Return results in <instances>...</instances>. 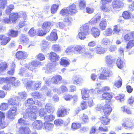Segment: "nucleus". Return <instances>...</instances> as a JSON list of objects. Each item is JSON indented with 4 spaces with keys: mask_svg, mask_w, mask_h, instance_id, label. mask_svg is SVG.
I'll list each match as a JSON object with an SVG mask.
<instances>
[{
    "mask_svg": "<svg viewBox=\"0 0 134 134\" xmlns=\"http://www.w3.org/2000/svg\"><path fill=\"white\" fill-rule=\"evenodd\" d=\"M8 103L10 105H12L6 113V117L10 120H13L17 114L18 104L16 100L10 98L8 100Z\"/></svg>",
    "mask_w": 134,
    "mask_h": 134,
    "instance_id": "nucleus-1",
    "label": "nucleus"
},
{
    "mask_svg": "<svg viewBox=\"0 0 134 134\" xmlns=\"http://www.w3.org/2000/svg\"><path fill=\"white\" fill-rule=\"evenodd\" d=\"M20 18L18 13H13L9 14V18L4 17L2 19V23L4 24H9L16 23L17 19Z\"/></svg>",
    "mask_w": 134,
    "mask_h": 134,
    "instance_id": "nucleus-2",
    "label": "nucleus"
},
{
    "mask_svg": "<svg viewBox=\"0 0 134 134\" xmlns=\"http://www.w3.org/2000/svg\"><path fill=\"white\" fill-rule=\"evenodd\" d=\"M80 31L78 34V36L79 38L81 40L85 38L86 36L89 33V28L86 26L81 27L80 28Z\"/></svg>",
    "mask_w": 134,
    "mask_h": 134,
    "instance_id": "nucleus-3",
    "label": "nucleus"
},
{
    "mask_svg": "<svg viewBox=\"0 0 134 134\" xmlns=\"http://www.w3.org/2000/svg\"><path fill=\"white\" fill-rule=\"evenodd\" d=\"M45 111L43 110H41L40 111V115L41 116H43L47 113L53 114L54 112V108L51 105L49 104H46L45 106Z\"/></svg>",
    "mask_w": 134,
    "mask_h": 134,
    "instance_id": "nucleus-4",
    "label": "nucleus"
},
{
    "mask_svg": "<svg viewBox=\"0 0 134 134\" xmlns=\"http://www.w3.org/2000/svg\"><path fill=\"white\" fill-rule=\"evenodd\" d=\"M69 109H68L63 107L59 109L57 113V117H63L69 114Z\"/></svg>",
    "mask_w": 134,
    "mask_h": 134,
    "instance_id": "nucleus-5",
    "label": "nucleus"
},
{
    "mask_svg": "<svg viewBox=\"0 0 134 134\" xmlns=\"http://www.w3.org/2000/svg\"><path fill=\"white\" fill-rule=\"evenodd\" d=\"M41 64L40 62L36 61H33L30 63L26 64L25 67L26 69H28L30 70L33 71L38 66Z\"/></svg>",
    "mask_w": 134,
    "mask_h": 134,
    "instance_id": "nucleus-6",
    "label": "nucleus"
},
{
    "mask_svg": "<svg viewBox=\"0 0 134 134\" xmlns=\"http://www.w3.org/2000/svg\"><path fill=\"white\" fill-rule=\"evenodd\" d=\"M103 113L104 116H108L111 114L112 109L110 105L107 103L104 106L101 108Z\"/></svg>",
    "mask_w": 134,
    "mask_h": 134,
    "instance_id": "nucleus-7",
    "label": "nucleus"
},
{
    "mask_svg": "<svg viewBox=\"0 0 134 134\" xmlns=\"http://www.w3.org/2000/svg\"><path fill=\"white\" fill-rule=\"evenodd\" d=\"M124 5V3L122 1L120 0H114L111 3V6L113 8L116 10L122 8Z\"/></svg>",
    "mask_w": 134,
    "mask_h": 134,
    "instance_id": "nucleus-8",
    "label": "nucleus"
},
{
    "mask_svg": "<svg viewBox=\"0 0 134 134\" xmlns=\"http://www.w3.org/2000/svg\"><path fill=\"white\" fill-rule=\"evenodd\" d=\"M49 60L52 63H55L59 60L60 57L55 52L52 51L48 54Z\"/></svg>",
    "mask_w": 134,
    "mask_h": 134,
    "instance_id": "nucleus-9",
    "label": "nucleus"
},
{
    "mask_svg": "<svg viewBox=\"0 0 134 134\" xmlns=\"http://www.w3.org/2000/svg\"><path fill=\"white\" fill-rule=\"evenodd\" d=\"M113 98L112 93L108 92H104L100 96V98L102 100H105L109 102H111Z\"/></svg>",
    "mask_w": 134,
    "mask_h": 134,
    "instance_id": "nucleus-10",
    "label": "nucleus"
},
{
    "mask_svg": "<svg viewBox=\"0 0 134 134\" xmlns=\"http://www.w3.org/2000/svg\"><path fill=\"white\" fill-rule=\"evenodd\" d=\"M106 63L108 67L112 68L113 64L116 60L115 59L113 58L112 56L110 55H108L106 56L105 58Z\"/></svg>",
    "mask_w": 134,
    "mask_h": 134,
    "instance_id": "nucleus-11",
    "label": "nucleus"
},
{
    "mask_svg": "<svg viewBox=\"0 0 134 134\" xmlns=\"http://www.w3.org/2000/svg\"><path fill=\"white\" fill-rule=\"evenodd\" d=\"M112 75V72L108 70L103 69L101 74L99 76V79L100 80H104L107 79V77L111 76Z\"/></svg>",
    "mask_w": 134,
    "mask_h": 134,
    "instance_id": "nucleus-12",
    "label": "nucleus"
},
{
    "mask_svg": "<svg viewBox=\"0 0 134 134\" xmlns=\"http://www.w3.org/2000/svg\"><path fill=\"white\" fill-rule=\"evenodd\" d=\"M11 38L4 35H0V44L3 46L6 45L11 40Z\"/></svg>",
    "mask_w": 134,
    "mask_h": 134,
    "instance_id": "nucleus-13",
    "label": "nucleus"
},
{
    "mask_svg": "<svg viewBox=\"0 0 134 134\" xmlns=\"http://www.w3.org/2000/svg\"><path fill=\"white\" fill-rule=\"evenodd\" d=\"M63 80L62 76L60 75H56L54 76L51 79V81L53 84L57 85L60 83Z\"/></svg>",
    "mask_w": 134,
    "mask_h": 134,
    "instance_id": "nucleus-14",
    "label": "nucleus"
},
{
    "mask_svg": "<svg viewBox=\"0 0 134 134\" xmlns=\"http://www.w3.org/2000/svg\"><path fill=\"white\" fill-rule=\"evenodd\" d=\"M16 58L18 60L24 59L27 57L26 53L22 51H19L17 52L15 54Z\"/></svg>",
    "mask_w": 134,
    "mask_h": 134,
    "instance_id": "nucleus-15",
    "label": "nucleus"
},
{
    "mask_svg": "<svg viewBox=\"0 0 134 134\" xmlns=\"http://www.w3.org/2000/svg\"><path fill=\"white\" fill-rule=\"evenodd\" d=\"M102 116L99 119L100 121L102 124L104 125H109L111 119L107 116Z\"/></svg>",
    "mask_w": 134,
    "mask_h": 134,
    "instance_id": "nucleus-16",
    "label": "nucleus"
},
{
    "mask_svg": "<svg viewBox=\"0 0 134 134\" xmlns=\"http://www.w3.org/2000/svg\"><path fill=\"white\" fill-rule=\"evenodd\" d=\"M8 82L10 83L11 86L16 87L19 85L20 82L19 81H16V78L14 77H10Z\"/></svg>",
    "mask_w": 134,
    "mask_h": 134,
    "instance_id": "nucleus-17",
    "label": "nucleus"
},
{
    "mask_svg": "<svg viewBox=\"0 0 134 134\" xmlns=\"http://www.w3.org/2000/svg\"><path fill=\"white\" fill-rule=\"evenodd\" d=\"M44 123L41 121L39 120H36L32 124L33 127L35 129L37 130L41 129Z\"/></svg>",
    "mask_w": 134,
    "mask_h": 134,
    "instance_id": "nucleus-18",
    "label": "nucleus"
},
{
    "mask_svg": "<svg viewBox=\"0 0 134 134\" xmlns=\"http://www.w3.org/2000/svg\"><path fill=\"white\" fill-rule=\"evenodd\" d=\"M52 26L51 22L49 21H45L42 24V27L43 30L46 31L47 32H49Z\"/></svg>",
    "mask_w": 134,
    "mask_h": 134,
    "instance_id": "nucleus-19",
    "label": "nucleus"
},
{
    "mask_svg": "<svg viewBox=\"0 0 134 134\" xmlns=\"http://www.w3.org/2000/svg\"><path fill=\"white\" fill-rule=\"evenodd\" d=\"M31 132L30 128L27 126H21L18 130L20 134H30Z\"/></svg>",
    "mask_w": 134,
    "mask_h": 134,
    "instance_id": "nucleus-20",
    "label": "nucleus"
},
{
    "mask_svg": "<svg viewBox=\"0 0 134 134\" xmlns=\"http://www.w3.org/2000/svg\"><path fill=\"white\" fill-rule=\"evenodd\" d=\"M122 126L123 127L125 128L126 129H132L133 127L134 124L131 120L127 119L122 124Z\"/></svg>",
    "mask_w": 134,
    "mask_h": 134,
    "instance_id": "nucleus-21",
    "label": "nucleus"
},
{
    "mask_svg": "<svg viewBox=\"0 0 134 134\" xmlns=\"http://www.w3.org/2000/svg\"><path fill=\"white\" fill-rule=\"evenodd\" d=\"M68 10L69 15H72L77 12L76 5L73 3L68 7Z\"/></svg>",
    "mask_w": 134,
    "mask_h": 134,
    "instance_id": "nucleus-22",
    "label": "nucleus"
},
{
    "mask_svg": "<svg viewBox=\"0 0 134 134\" xmlns=\"http://www.w3.org/2000/svg\"><path fill=\"white\" fill-rule=\"evenodd\" d=\"M89 90L88 89L83 88L81 90V94L82 95V98L83 100H88L89 97L88 94Z\"/></svg>",
    "mask_w": 134,
    "mask_h": 134,
    "instance_id": "nucleus-23",
    "label": "nucleus"
},
{
    "mask_svg": "<svg viewBox=\"0 0 134 134\" xmlns=\"http://www.w3.org/2000/svg\"><path fill=\"white\" fill-rule=\"evenodd\" d=\"M19 40L21 43L27 44L29 41V39L27 35L23 34L20 36Z\"/></svg>",
    "mask_w": 134,
    "mask_h": 134,
    "instance_id": "nucleus-24",
    "label": "nucleus"
},
{
    "mask_svg": "<svg viewBox=\"0 0 134 134\" xmlns=\"http://www.w3.org/2000/svg\"><path fill=\"white\" fill-rule=\"evenodd\" d=\"M46 38L48 41H56L58 39L57 33L54 32L52 31L50 35L48 36Z\"/></svg>",
    "mask_w": 134,
    "mask_h": 134,
    "instance_id": "nucleus-25",
    "label": "nucleus"
},
{
    "mask_svg": "<svg viewBox=\"0 0 134 134\" xmlns=\"http://www.w3.org/2000/svg\"><path fill=\"white\" fill-rule=\"evenodd\" d=\"M20 17L22 18V19H23L24 20V21H20L18 24L19 27L20 28H21L26 25L25 22L26 21L27 18L26 15L24 13H23L21 14Z\"/></svg>",
    "mask_w": 134,
    "mask_h": 134,
    "instance_id": "nucleus-26",
    "label": "nucleus"
},
{
    "mask_svg": "<svg viewBox=\"0 0 134 134\" xmlns=\"http://www.w3.org/2000/svg\"><path fill=\"white\" fill-rule=\"evenodd\" d=\"M85 49V46L77 45L75 46L74 48L73 52L76 54H80L81 53L82 50Z\"/></svg>",
    "mask_w": 134,
    "mask_h": 134,
    "instance_id": "nucleus-27",
    "label": "nucleus"
},
{
    "mask_svg": "<svg viewBox=\"0 0 134 134\" xmlns=\"http://www.w3.org/2000/svg\"><path fill=\"white\" fill-rule=\"evenodd\" d=\"M91 32L92 35L95 38L98 37L100 34V31L99 29L95 27L92 28Z\"/></svg>",
    "mask_w": 134,
    "mask_h": 134,
    "instance_id": "nucleus-28",
    "label": "nucleus"
},
{
    "mask_svg": "<svg viewBox=\"0 0 134 134\" xmlns=\"http://www.w3.org/2000/svg\"><path fill=\"white\" fill-rule=\"evenodd\" d=\"M124 38L126 41H128L134 38V31H131L125 35Z\"/></svg>",
    "mask_w": 134,
    "mask_h": 134,
    "instance_id": "nucleus-29",
    "label": "nucleus"
},
{
    "mask_svg": "<svg viewBox=\"0 0 134 134\" xmlns=\"http://www.w3.org/2000/svg\"><path fill=\"white\" fill-rule=\"evenodd\" d=\"M73 83L74 84L81 85L83 82L84 80L81 77L76 76L73 79Z\"/></svg>",
    "mask_w": 134,
    "mask_h": 134,
    "instance_id": "nucleus-30",
    "label": "nucleus"
},
{
    "mask_svg": "<svg viewBox=\"0 0 134 134\" xmlns=\"http://www.w3.org/2000/svg\"><path fill=\"white\" fill-rule=\"evenodd\" d=\"M65 57H63L60 59V64L61 65L67 67L70 65V61L68 59H65Z\"/></svg>",
    "mask_w": 134,
    "mask_h": 134,
    "instance_id": "nucleus-31",
    "label": "nucleus"
},
{
    "mask_svg": "<svg viewBox=\"0 0 134 134\" xmlns=\"http://www.w3.org/2000/svg\"><path fill=\"white\" fill-rule=\"evenodd\" d=\"M44 128L45 130L49 131L52 130L54 127L53 124L48 122L47 121H45L44 122Z\"/></svg>",
    "mask_w": 134,
    "mask_h": 134,
    "instance_id": "nucleus-32",
    "label": "nucleus"
},
{
    "mask_svg": "<svg viewBox=\"0 0 134 134\" xmlns=\"http://www.w3.org/2000/svg\"><path fill=\"white\" fill-rule=\"evenodd\" d=\"M8 36L12 37H16L19 34V32L18 31H15L13 29L9 30V32L8 34Z\"/></svg>",
    "mask_w": 134,
    "mask_h": 134,
    "instance_id": "nucleus-33",
    "label": "nucleus"
},
{
    "mask_svg": "<svg viewBox=\"0 0 134 134\" xmlns=\"http://www.w3.org/2000/svg\"><path fill=\"white\" fill-rule=\"evenodd\" d=\"M8 65L5 62H2L0 63V73L5 71L8 68Z\"/></svg>",
    "mask_w": 134,
    "mask_h": 134,
    "instance_id": "nucleus-34",
    "label": "nucleus"
},
{
    "mask_svg": "<svg viewBox=\"0 0 134 134\" xmlns=\"http://www.w3.org/2000/svg\"><path fill=\"white\" fill-rule=\"evenodd\" d=\"M101 16L100 15L97 14L91 20V24H94L99 21L100 19Z\"/></svg>",
    "mask_w": 134,
    "mask_h": 134,
    "instance_id": "nucleus-35",
    "label": "nucleus"
},
{
    "mask_svg": "<svg viewBox=\"0 0 134 134\" xmlns=\"http://www.w3.org/2000/svg\"><path fill=\"white\" fill-rule=\"evenodd\" d=\"M116 64L118 68L120 69H122L125 66L124 62L120 58L117 59Z\"/></svg>",
    "mask_w": 134,
    "mask_h": 134,
    "instance_id": "nucleus-36",
    "label": "nucleus"
},
{
    "mask_svg": "<svg viewBox=\"0 0 134 134\" xmlns=\"http://www.w3.org/2000/svg\"><path fill=\"white\" fill-rule=\"evenodd\" d=\"M96 53L98 54H101L105 53L107 51L104 48L101 46H97L96 48Z\"/></svg>",
    "mask_w": 134,
    "mask_h": 134,
    "instance_id": "nucleus-37",
    "label": "nucleus"
},
{
    "mask_svg": "<svg viewBox=\"0 0 134 134\" xmlns=\"http://www.w3.org/2000/svg\"><path fill=\"white\" fill-rule=\"evenodd\" d=\"M81 127V124L80 123L74 122L72 123L71 128L74 130H76L80 128Z\"/></svg>",
    "mask_w": 134,
    "mask_h": 134,
    "instance_id": "nucleus-38",
    "label": "nucleus"
},
{
    "mask_svg": "<svg viewBox=\"0 0 134 134\" xmlns=\"http://www.w3.org/2000/svg\"><path fill=\"white\" fill-rule=\"evenodd\" d=\"M122 16L125 19H129L131 17V13L127 11H125L122 13Z\"/></svg>",
    "mask_w": 134,
    "mask_h": 134,
    "instance_id": "nucleus-39",
    "label": "nucleus"
},
{
    "mask_svg": "<svg viewBox=\"0 0 134 134\" xmlns=\"http://www.w3.org/2000/svg\"><path fill=\"white\" fill-rule=\"evenodd\" d=\"M69 15H66L63 20L64 22L68 25L70 24L73 20L72 18Z\"/></svg>",
    "mask_w": 134,
    "mask_h": 134,
    "instance_id": "nucleus-40",
    "label": "nucleus"
},
{
    "mask_svg": "<svg viewBox=\"0 0 134 134\" xmlns=\"http://www.w3.org/2000/svg\"><path fill=\"white\" fill-rule=\"evenodd\" d=\"M82 121L83 124L88 123L89 121V118L88 115L84 113L83 114L81 117Z\"/></svg>",
    "mask_w": 134,
    "mask_h": 134,
    "instance_id": "nucleus-41",
    "label": "nucleus"
},
{
    "mask_svg": "<svg viewBox=\"0 0 134 134\" xmlns=\"http://www.w3.org/2000/svg\"><path fill=\"white\" fill-rule=\"evenodd\" d=\"M28 33L31 37H33L37 35V32L34 27L31 28L29 30Z\"/></svg>",
    "mask_w": 134,
    "mask_h": 134,
    "instance_id": "nucleus-42",
    "label": "nucleus"
},
{
    "mask_svg": "<svg viewBox=\"0 0 134 134\" xmlns=\"http://www.w3.org/2000/svg\"><path fill=\"white\" fill-rule=\"evenodd\" d=\"M121 110L124 112L125 113L128 114H131V111L129 107L126 106H124L121 108Z\"/></svg>",
    "mask_w": 134,
    "mask_h": 134,
    "instance_id": "nucleus-43",
    "label": "nucleus"
},
{
    "mask_svg": "<svg viewBox=\"0 0 134 134\" xmlns=\"http://www.w3.org/2000/svg\"><path fill=\"white\" fill-rule=\"evenodd\" d=\"M59 5L53 4L52 5L51 7V11L52 14H54L55 13L58 9Z\"/></svg>",
    "mask_w": 134,
    "mask_h": 134,
    "instance_id": "nucleus-44",
    "label": "nucleus"
},
{
    "mask_svg": "<svg viewBox=\"0 0 134 134\" xmlns=\"http://www.w3.org/2000/svg\"><path fill=\"white\" fill-rule=\"evenodd\" d=\"M79 6L80 9H83L85 8L86 6V1L80 0L79 2Z\"/></svg>",
    "mask_w": 134,
    "mask_h": 134,
    "instance_id": "nucleus-45",
    "label": "nucleus"
},
{
    "mask_svg": "<svg viewBox=\"0 0 134 134\" xmlns=\"http://www.w3.org/2000/svg\"><path fill=\"white\" fill-rule=\"evenodd\" d=\"M106 4L102 3V5L100 7V10L104 12H108L110 11L108 7L107 6Z\"/></svg>",
    "mask_w": 134,
    "mask_h": 134,
    "instance_id": "nucleus-46",
    "label": "nucleus"
},
{
    "mask_svg": "<svg viewBox=\"0 0 134 134\" xmlns=\"http://www.w3.org/2000/svg\"><path fill=\"white\" fill-rule=\"evenodd\" d=\"M14 8V6L13 5H10L5 10L6 14L8 15L11 14L10 13Z\"/></svg>",
    "mask_w": 134,
    "mask_h": 134,
    "instance_id": "nucleus-47",
    "label": "nucleus"
},
{
    "mask_svg": "<svg viewBox=\"0 0 134 134\" xmlns=\"http://www.w3.org/2000/svg\"><path fill=\"white\" fill-rule=\"evenodd\" d=\"M47 32L41 29H38L37 32V35L40 36H42L46 35Z\"/></svg>",
    "mask_w": 134,
    "mask_h": 134,
    "instance_id": "nucleus-48",
    "label": "nucleus"
},
{
    "mask_svg": "<svg viewBox=\"0 0 134 134\" xmlns=\"http://www.w3.org/2000/svg\"><path fill=\"white\" fill-rule=\"evenodd\" d=\"M55 116L53 115L45 116L44 118L48 121H52L55 119Z\"/></svg>",
    "mask_w": 134,
    "mask_h": 134,
    "instance_id": "nucleus-49",
    "label": "nucleus"
},
{
    "mask_svg": "<svg viewBox=\"0 0 134 134\" xmlns=\"http://www.w3.org/2000/svg\"><path fill=\"white\" fill-rule=\"evenodd\" d=\"M107 23L105 21H102L99 24V27L101 30H105L107 26Z\"/></svg>",
    "mask_w": 134,
    "mask_h": 134,
    "instance_id": "nucleus-50",
    "label": "nucleus"
},
{
    "mask_svg": "<svg viewBox=\"0 0 134 134\" xmlns=\"http://www.w3.org/2000/svg\"><path fill=\"white\" fill-rule=\"evenodd\" d=\"M52 50L55 52H58L60 51V47L59 44H55L52 45Z\"/></svg>",
    "mask_w": 134,
    "mask_h": 134,
    "instance_id": "nucleus-51",
    "label": "nucleus"
},
{
    "mask_svg": "<svg viewBox=\"0 0 134 134\" xmlns=\"http://www.w3.org/2000/svg\"><path fill=\"white\" fill-rule=\"evenodd\" d=\"M80 107L81 110H83L86 109L87 108V105L86 103V102L83 101L81 102L80 104Z\"/></svg>",
    "mask_w": 134,
    "mask_h": 134,
    "instance_id": "nucleus-52",
    "label": "nucleus"
},
{
    "mask_svg": "<svg viewBox=\"0 0 134 134\" xmlns=\"http://www.w3.org/2000/svg\"><path fill=\"white\" fill-rule=\"evenodd\" d=\"M59 89L62 93L67 92L68 90L67 87L64 85L60 86Z\"/></svg>",
    "mask_w": 134,
    "mask_h": 134,
    "instance_id": "nucleus-53",
    "label": "nucleus"
},
{
    "mask_svg": "<svg viewBox=\"0 0 134 134\" xmlns=\"http://www.w3.org/2000/svg\"><path fill=\"white\" fill-rule=\"evenodd\" d=\"M60 13L63 16L69 15L67 8L62 9L60 11Z\"/></svg>",
    "mask_w": 134,
    "mask_h": 134,
    "instance_id": "nucleus-54",
    "label": "nucleus"
},
{
    "mask_svg": "<svg viewBox=\"0 0 134 134\" xmlns=\"http://www.w3.org/2000/svg\"><path fill=\"white\" fill-rule=\"evenodd\" d=\"M8 104L7 103H2L0 106V110L2 111L8 109Z\"/></svg>",
    "mask_w": 134,
    "mask_h": 134,
    "instance_id": "nucleus-55",
    "label": "nucleus"
},
{
    "mask_svg": "<svg viewBox=\"0 0 134 134\" xmlns=\"http://www.w3.org/2000/svg\"><path fill=\"white\" fill-rule=\"evenodd\" d=\"M9 77H7L5 78L0 77V84L7 83L9 81Z\"/></svg>",
    "mask_w": 134,
    "mask_h": 134,
    "instance_id": "nucleus-56",
    "label": "nucleus"
},
{
    "mask_svg": "<svg viewBox=\"0 0 134 134\" xmlns=\"http://www.w3.org/2000/svg\"><path fill=\"white\" fill-rule=\"evenodd\" d=\"M133 46H134V40L129 41L127 43L126 48L127 49H130Z\"/></svg>",
    "mask_w": 134,
    "mask_h": 134,
    "instance_id": "nucleus-57",
    "label": "nucleus"
},
{
    "mask_svg": "<svg viewBox=\"0 0 134 134\" xmlns=\"http://www.w3.org/2000/svg\"><path fill=\"white\" fill-rule=\"evenodd\" d=\"M54 123L55 125H60L63 124V121L61 119H55L54 122Z\"/></svg>",
    "mask_w": 134,
    "mask_h": 134,
    "instance_id": "nucleus-58",
    "label": "nucleus"
},
{
    "mask_svg": "<svg viewBox=\"0 0 134 134\" xmlns=\"http://www.w3.org/2000/svg\"><path fill=\"white\" fill-rule=\"evenodd\" d=\"M98 130L99 131L103 132H107L108 131V129L106 126H104L100 125L98 128Z\"/></svg>",
    "mask_w": 134,
    "mask_h": 134,
    "instance_id": "nucleus-59",
    "label": "nucleus"
},
{
    "mask_svg": "<svg viewBox=\"0 0 134 134\" xmlns=\"http://www.w3.org/2000/svg\"><path fill=\"white\" fill-rule=\"evenodd\" d=\"M73 98V96L69 94H66L64 95V99L66 101H70Z\"/></svg>",
    "mask_w": 134,
    "mask_h": 134,
    "instance_id": "nucleus-60",
    "label": "nucleus"
},
{
    "mask_svg": "<svg viewBox=\"0 0 134 134\" xmlns=\"http://www.w3.org/2000/svg\"><path fill=\"white\" fill-rule=\"evenodd\" d=\"M6 122L2 120H0V128L1 129L4 128L7 126Z\"/></svg>",
    "mask_w": 134,
    "mask_h": 134,
    "instance_id": "nucleus-61",
    "label": "nucleus"
},
{
    "mask_svg": "<svg viewBox=\"0 0 134 134\" xmlns=\"http://www.w3.org/2000/svg\"><path fill=\"white\" fill-rule=\"evenodd\" d=\"M122 80L121 79L120 77L119 80L116 81L114 84V85L117 87L119 88L120 87L122 84Z\"/></svg>",
    "mask_w": 134,
    "mask_h": 134,
    "instance_id": "nucleus-62",
    "label": "nucleus"
},
{
    "mask_svg": "<svg viewBox=\"0 0 134 134\" xmlns=\"http://www.w3.org/2000/svg\"><path fill=\"white\" fill-rule=\"evenodd\" d=\"M7 84L4 85L2 87L3 90L6 91L9 90L11 88L10 83L9 82H8Z\"/></svg>",
    "mask_w": 134,
    "mask_h": 134,
    "instance_id": "nucleus-63",
    "label": "nucleus"
},
{
    "mask_svg": "<svg viewBox=\"0 0 134 134\" xmlns=\"http://www.w3.org/2000/svg\"><path fill=\"white\" fill-rule=\"evenodd\" d=\"M37 58L40 61L43 60L45 59L44 55L41 53H40L37 55Z\"/></svg>",
    "mask_w": 134,
    "mask_h": 134,
    "instance_id": "nucleus-64",
    "label": "nucleus"
}]
</instances>
